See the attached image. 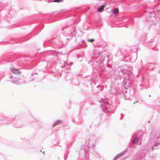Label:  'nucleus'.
I'll use <instances>...</instances> for the list:
<instances>
[{
	"mask_svg": "<svg viewBox=\"0 0 160 160\" xmlns=\"http://www.w3.org/2000/svg\"><path fill=\"white\" fill-rule=\"evenodd\" d=\"M101 51L99 52L97 50H94L92 52V58L97 59L98 60H110L109 55H101Z\"/></svg>",
	"mask_w": 160,
	"mask_h": 160,
	"instance_id": "obj_1",
	"label": "nucleus"
},
{
	"mask_svg": "<svg viewBox=\"0 0 160 160\" xmlns=\"http://www.w3.org/2000/svg\"><path fill=\"white\" fill-rule=\"evenodd\" d=\"M77 40V39H75V41L77 43L81 45H82V48H86L87 47V45H86L85 41L84 40H81L79 42Z\"/></svg>",
	"mask_w": 160,
	"mask_h": 160,
	"instance_id": "obj_2",
	"label": "nucleus"
},
{
	"mask_svg": "<svg viewBox=\"0 0 160 160\" xmlns=\"http://www.w3.org/2000/svg\"><path fill=\"white\" fill-rule=\"evenodd\" d=\"M107 4L106 3H105L103 5L100 6L97 9L98 12H101L103 10L104 8L107 6Z\"/></svg>",
	"mask_w": 160,
	"mask_h": 160,
	"instance_id": "obj_3",
	"label": "nucleus"
},
{
	"mask_svg": "<svg viewBox=\"0 0 160 160\" xmlns=\"http://www.w3.org/2000/svg\"><path fill=\"white\" fill-rule=\"evenodd\" d=\"M11 71L12 72L15 74H19L20 73V72L18 69L13 68L11 69Z\"/></svg>",
	"mask_w": 160,
	"mask_h": 160,
	"instance_id": "obj_4",
	"label": "nucleus"
},
{
	"mask_svg": "<svg viewBox=\"0 0 160 160\" xmlns=\"http://www.w3.org/2000/svg\"><path fill=\"white\" fill-rule=\"evenodd\" d=\"M112 12L114 14H117L119 13L118 10L116 8H114L112 11Z\"/></svg>",
	"mask_w": 160,
	"mask_h": 160,
	"instance_id": "obj_5",
	"label": "nucleus"
},
{
	"mask_svg": "<svg viewBox=\"0 0 160 160\" xmlns=\"http://www.w3.org/2000/svg\"><path fill=\"white\" fill-rule=\"evenodd\" d=\"M124 49H121L120 51H118V52L116 54V56H117L118 53L120 52L121 53V55H122L124 53Z\"/></svg>",
	"mask_w": 160,
	"mask_h": 160,
	"instance_id": "obj_6",
	"label": "nucleus"
},
{
	"mask_svg": "<svg viewBox=\"0 0 160 160\" xmlns=\"http://www.w3.org/2000/svg\"><path fill=\"white\" fill-rule=\"evenodd\" d=\"M122 60H131V59L129 58V56L125 57Z\"/></svg>",
	"mask_w": 160,
	"mask_h": 160,
	"instance_id": "obj_7",
	"label": "nucleus"
},
{
	"mask_svg": "<svg viewBox=\"0 0 160 160\" xmlns=\"http://www.w3.org/2000/svg\"><path fill=\"white\" fill-rule=\"evenodd\" d=\"M138 139L137 138H135L133 141V143L135 144L138 141Z\"/></svg>",
	"mask_w": 160,
	"mask_h": 160,
	"instance_id": "obj_8",
	"label": "nucleus"
},
{
	"mask_svg": "<svg viewBox=\"0 0 160 160\" xmlns=\"http://www.w3.org/2000/svg\"><path fill=\"white\" fill-rule=\"evenodd\" d=\"M63 0H54L53 2H57L58 3L62 2Z\"/></svg>",
	"mask_w": 160,
	"mask_h": 160,
	"instance_id": "obj_9",
	"label": "nucleus"
},
{
	"mask_svg": "<svg viewBox=\"0 0 160 160\" xmlns=\"http://www.w3.org/2000/svg\"><path fill=\"white\" fill-rule=\"evenodd\" d=\"M61 120H58L55 123V124L53 126H54L55 125H57L60 123H61Z\"/></svg>",
	"mask_w": 160,
	"mask_h": 160,
	"instance_id": "obj_10",
	"label": "nucleus"
},
{
	"mask_svg": "<svg viewBox=\"0 0 160 160\" xmlns=\"http://www.w3.org/2000/svg\"><path fill=\"white\" fill-rule=\"evenodd\" d=\"M95 41L94 39H88V41L89 42H92Z\"/></svg>",
	"mask_w": 160,
	"mask_h": 160,
	"instance_id": "obj_11",
	"label": "nucleus"
},
{
	"mask_svg": "<svg viewBox=\"0 0 160 160\" xmlns=\"http://www.w3.org/2000/svg\"><path fill=\"white\" fill-rule=\"evenodd\" d=\"M154 12L153 11V10H152V11L151 12H148V11H147L146 12V13H148V14H153Z\"/></svg>",
	"mask_w": 160,
	"mask_h": 160,
	"instance_id": "obj_12",
	"label": "nucleus"
},
{
	"mask_svg": "<svg viewBox=\"0 0 160 160\" xmlns=\"http://www.w3.org/2000/svg\"><path fill=\"white\" fill-rule=\"evenodd\" d=\"M73 32H72V35L73 34H74V35H75V30L74 28H73Z\"/></svg>",
	"mask_w": 160,
	"mask_h": 160,
	"instance_id": "obj_13",
	"label": "nucleus"
},
{
	"mask_svg": "<svg viewBox=\"0 0 160 160\" xmlns=\"http://www.w3.org/2000/svg\"><path fill=\"white\" fill-rule=\"evenodd\" d=\"M82 55H77V58H79L80 57H81V58H82Z\"/></svg>",
	"mask_w": 160,
	"mask_h": 160,
	"instance_id": "obj_14",
	"label": "nucleus"
},
{
	"mask_svg": "<svg viewBox=\"0 0 160 160\" xmlns=\"http://www.w3.org/2000/svg\"><path fill=\"white\" fill-rule=\"evenodd\" d=\"M157 12L158 14L159 15H160V10H157Z\"/></svg>",
	"mask_w": 160,
	"mask_h": 160,
	"instance_id": "obj_15",
	"label": "nucleus"
},
{
	"mask_svg": "<svg viewBox=\"0 0 160 160\" xmlns=\"http://www.w3.org/2000/svg\"><path fill=\"white\" fill-rule=\"evenodd\" d=\"M72 20L73 21H73V23H74V22H75V18H72Z\"/></svg>",
	"mask_w": 160,
	"mask_h": 160,
	"instance_id": "obj_16",
	"label": "nucleus"
},
{
	"mask_svg": "<svg viewBox=\"0 0 160 160\" xmlns=\"http://www.w3.org/2000/svg\"><path fill=\"white\" fill-rule=\"evenodd\" d=\"M153 42V40H151V41H148L147 42L148 43H150V42Z\"/></svg>",
	"mask_w": 160,
	"mask_h": 160,
	"instance_id": "obj_17",
	"label": "nucleus"
},
{
	"mask_svg": "<svg viewBox=\"0 0 160 160\" xmlns=\"http://www.w3.org/2000/svg\"><path fill=\"white\" fill-rule=\"evenodd\" d=\"M73 10H74V9H73V8H72V9H71H71H70L71 12V11H73Z\"/></svg>",
	"mask_w": 160,
	"mask_h": 160,
	"instance_id": "obj_18",
	"label": "nucleus"
},
{
	"mask_svg": "<svg viewBox=\"0 0 160 160\" xmlns=\"http://www.w3.org/2000/svg\"><path fill=\"white\" fill-rule=\"evenodd\" d=\"M66 28H62V30H64V29H65Z\"/></svg>",
	"mask_w": 160,
	"mask_h": 160,
	"instance_id": "obj_19",
	"label": "nucleus"
},
{
	"mask_svg": "<svg viewBox=\"0 0 160 160\" xmlns=\"http://www.w3.org/2000/svg\"><path fill=\"white\" fill-rule=\"evenodd\" d=\"M138 102V101H137V102H134V104H135V103Z\"/></svg>",
	"mask_w": 160,
	"mask_h": 160,
	"instance_id": "obj_20",
	"label": "nucleus"
},
{
	"mask_svg": "<svg viewBox=\"0 0 160 160\" xmlns=\"http://www.w3.org/2000/svg\"><path fill=\"white\" fill-rule=\"evenodd\" d=\"M150 17H152V16H150ZM152 17H154V16H153Z\"/></svg>",
	"mask_w": 160,
	"mask_h": 160,
	"instance_id": "obj_21",
	"label": "nucleus"
},
{
	"mask_svg": "<svg viewBox=\"0 0 160 160\" xmlns=\"http://www.w3.org/2000/svg\"><path fill=\"white\" fill-rule=\"evenodd\" d=\"M70 15H71V13L70 14Z\"/></svg>",
	"mask_w": 160,
	"mask_h": 160,
	"instance_id": "obj_22",
	"label": "nucleus"
}]
</instances>
